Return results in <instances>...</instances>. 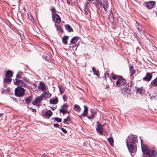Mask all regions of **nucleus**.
Segmentation results:
<instances>
[{
	"label": "nucleus",
	"instance_id": "obj_48",
	"mask_svg": "<svg viewBox=\"0 0 157 157\" xmlns=\"http://www.w3.org/2000/svg\"><path fill=\"white\" fill-rule=\"evenodd\" d=\"M53 126H54V127H57V128H58L59 126V124H54Z\"/></svg>",
	"mask_w": 157,
	"mask_h": 157
},
{
	"label": "nucleus",
	"instance_id": "obj_43",
	"mask_svg": "<svg viewBox=\"0 0 157 157\" xmlns=\"http://www.w3.org/2000/svg\"><path fill=\"white\" fill-rule=\"evenodd\" d=\"M84 112H86V113H88V107L86 105H84Z\"/></svg>",
	"mask_w": 157,
	"mask_h": 157
},
{
	"label": "nucleus",
	"instance_id": "obj_51",
	"mask_svg": "<svg viewBox=\"0 0 157 157\" xmlns=\"http://www.w3.org/2000/svg\"><path fill=\"white\" fill-rule=\"evenodd\" d=\"M93 4L95 6L96 8H97V3L95 2H93Z\"/></svg>",
	"mask_w": 157,
	"mask_h": 157
},
{
	"label": "nucleus",
	"instance_id": "obj_35",
	"mask_svg": "<svg viewBox=\"0 0 157 157\" xmlns=\"http://www.w3.org/2000/svg\"><path fill=\"white\" fill-rule=\"evenodd\" d=\"M107 140L110 145H112L113 143V140L112 137H109L107 138Z\"/></svg>",
	"mask_w": 157,
	"mask_h": 157
},
{
	"label": "nucleus",
	"instance_id": "obj_29",
	"mask_svg": "<svg viewBox=\"0 0 157 157\" xmlns=\"http://www.w3.org/2000/svg\"><path fill=\"white\" fill-rule=\"evenodd\" d=\"M74 110L78 112H79L81 110V108L80 106L77 105H74Z\"/></svg>",
	"mask_w": 157,
	"mask_h": 157
},
{
	"label": "nucleus",
	"instance_id": "obj_22",
	"mask_svg": "<svg viewBox=\"0 0 157 157\" xmlns=\"http://www.w3.org/2000/svg\"><path fill=\"white\" fill-rule=\"evenodd\" d=\"M96 113V112L95 111H93L91 112V115L87 117L90 120L93 119L94 118Z\"/></svg>",
	"mask_w": 157,
	"mask_h": 157
},
{
	"label": "nucleus",
	"instance_id": "obj_4",
	"mask_svg": "<svg viewBox=\"0 0 157 157\" xmlns=\"http://www.w3.org/2000/svg\"><path fill=\"white\" fill-rule=\"evenodd\" d=\"M141 147L142 151L144 154L147 155L149 153V151L150 150L148 149L147 145L145 144H142V140L140 139Z\"/></svg>",
	"mask_w": 157,
	"mask_h": 157
},
{
	"label": "nucleus",
	"instance_id": "obj_19",
	"mask_svg": "<svg viewBox=\"0 0 157 157\" xmlns=\"http://www.w3.org/2000/svg\"><path fill=\"white\" fill-rule=\"evenodd\" d=\"M92 70L94 75H96L98 77L99 76V71L98 69L93 67H92Z\"/></svg>",
	"mask_w": 157,
	"mask_h": 157
},
{
	"label": "nucleus",
	"instance_id": "obj_8",
	"mask_svg": "<svg viewBox=\"0 0 157 157\" xmlns=\"http://www.w3.org/2000/svg\"><path fill=\"white\" fill-rule=\"evenodd\" d=\"M14 84L16 85H19L21 86L24 87L25 86V84L22 82V80H19L16 78L15 80L13 79Z\"/></svg>",
	"mask_w": 157,
	"mask_h": 157
},
{
	"label": "nucleus",
	"instance_id": "obj_31",
	"mask_svg": "<svg viewBox=\"0 0 157 157\" xmlns=\"http://www.w3.org/2000/svg\"><path fill=\"white\" fill-rule=\"evenodd\" d=\"M32 99V97L31 96H29L28 98L25 100L26 103L27 104H29Z\"/></svg>",
	"mask_w": 157,
	"mask_h": 157
},
{
	"label": "nucleus",
	"instance_id": "obj_6",
	"mask_svg": "<svg viewBox=\"0 0 157 157\" xmlns=\"http://www.w3.org/2000/svg\"><path fill=\"white\" fill-rule=\"evenodd\" d=\"M68 107V106L67 103L64 104L62 106V109H59L60 112L62 113L63 115H64L65 113H69L67 109Z\"/></svg>",
	"mask_w": 157,
	"mask_h": 157
},
{
	"label": "nucleus",
	"instance_id": "obj_41",
	"mask_svg": "<svg viewBox=\"0 0 157 157\" xmlns=\"http://www.w3.org/2000/svg\"><path fill=\"white\" fill-rule=\"evenodd\" d=\"M45 95H46V97L47 96L48 98L50 97L51 96V94L49 92H44Z\"/></svg>",
	"mask_w": 157,
	"mask_h": 157
},
{
	"label": "nucleus",
	"instance_id": "obj_34",
	"mask_svg": "<svg viewBox=\"0 0 157 157\" xmlns=\"http://www.w3.org/2000/svg\"><path fill=\"white\" fill-rule=\"evenodd\" d=\"M58 88L61 94H62L64 90V89L62 86H59Z\"/></svg>",
	"mask_w": 157,
	"mask_h": 157
},
{
	"label": "nucleus",
	"instance_id": "obj_32",
	"mask_svg": "<svg viewBox=\"0 0 157 157\" xmlns=\"http://www.w3.org/2000/svg\"><path fill=\"white\" fill-rule=\"evenodd\" d=\"M140 28L141 27H140V26H139V27L136 26V29L140 33L141 35L143 34H144V31L141 29Z\"/></svg>",
	"mask_w": 157,
	"mask_h": 157
},
{
	"label": "nucleus",
	"instance_id": "obj_14",
	"mask_svg": "<svg viewBox=\"0 0 157 157\" xmlns=\"http://www.w3.org/2000/svg\"><path fill=\"white\" fill-rule=\"evenodd\" d=\"M39 84L40 86L38 87L39 89L42 91H44L46 89V85L43 82H40Z\"/></svg>",
	"mask_w": 157,
	"mask_h": 157
},
{
	"label": "nucleus",
	"instance_id": "obj_28",
	"mask_svg": "<svg viewBox=\"0 0 157 157\" xmlns=\"http://www.w3.org/2000/svg\"><path fill=\"white\" fill-rule=\"evenodd\" d=\"M23 73L22 72L19 71L18 72L17 74L16 75V78L20 79L23 76Z\"/></svg>",
	"mask_w": 157,
	"mask_h": 157
},
{
	"label": "nucleus",
	"instance_id": "obj_15",
	"mask_svg": "<svg viewBox=\"0 0 157 157\" xmlns=\"http://www.w3.org/2000/svg\"><path fill=\"white\" fill-rule=\"evenodd\" d=\"M52 114V112L51 110H48L45 112L44 117L46 118L49 119Z\"/></svg>",
	"mask_w": 157,
	"mask_h": 157
},
{
	"label": "nucleus",
	"instance_id": "obj_30",
	"mask_svg": "<svg viewBox=\"0 0 157 157\" xmlns=\"http://www.w3.org/2000/svg\"><path fill=\"white\" fill-rule=\"evenodd\" d=\"M108 19L110 21H113L114 16L113 13L111 12V13L109 15Z\"/></svg>",
	"mask_w": 157,
	"mask_h": 157
},
{
	"label": "nucleus",
	"instance_id": "obj_39",
	"mask_svg": "<svg viewBox=\"0 0 157 157\" xmlns=\"http://www.w3.org/2000/svg\"><path fill=\"white\" fill-rule=\"evenodd\" d=\"M39 98H40L42 100H43L44 98L46 97V95H45L44 93L42 94L40 96L38 97Z\"/></svg>",
	"mask_w": 157,
	"mask_h": 157
},
{
	"label": "nucleus",
	"instance_id": "obj_17",
	"mask_svg": "<svg viewBox=\"0 0 157 157\" xmlns=\"http://www.w3.org/2000/svg\"><path fill=\"white\" fill-rule=\"evenodd\" d=\"M58 101V98L56 96L55 97V98L53 99H51L49 100V102L51 104H56Z\"/></svg>",
	"mask_w": 157,
	"mask_h": 157
},
{
	"label": "nucleus",
	"instance_id": "obj_11",
	"mask_svg": "<svg viewBox=\"0 0 157 157\" xmlns=\"http://www.w3.org/2000/svg\"><path fill=\"white\" fill-rule=\"evenodd\" d=\"M52 19L56 23L59 24L60 22L61 18L60 17L56 14H55L54 15H52Z\"/></svg>",
	"mask_w": 157,
	"mask_h": 157
},
{
	"label": "nucleus",
	"instance_id": "obj_38",
	"mask_svg": "<svg viewBox=\"0 0 157 157\" xmlns=\"http://www.w3.org/2000/svg\"><path fill=\"white\" fill-rule=\"evenodd\" d=\"M150 98L151 100H155L157 99V94L155 95H153L150 97Z\"/></svg>",
	"mask_w": 157,
	"mask_h": 157
},
{
	"label": "nucleus",
	"instance_id": "obj_3",
	"mask_svg": "<svg viewBox=\"0 0 157 157\" xmlns=\"http://www.w3.org/2000/svg\"><path fill=\"white\" fill-rule=\"evenodd\" d=\"M98 1L100 4L101 9L102 10L103 8L106 13L109 7L107 1L106 0H98Z\"/></svg>",
	"mask_w": 157,
	"mask_h": 157
},
{
	"label": "nucleus",
	"instance_id": "obj_54",
	"mask_svg": "<svg viewBox=\"0 0 157 157\" xmlns=\"http://www.w3.org/2000/svg\"><path fill=\"white\" fill-rule=\"evenodd\" d=\"M4 114L3 113H0V117L2 115H3Z\"/></svg>",
	"mask_w": 157,
	"mask_h": 157
},
{
	"label": "nucleus",
	"instance_id": "obj_37",
	"mask_svg": "<svg viewBox=\"0 0 157 157\" xmlns=\"http://www.w3.org/2000/svg\"><path fill=\"white\" fill-rule=\"evenodd\" d=\"M120 77V76L117 75H113L112 76V78L114 80H116L117 79L118 80V78H119Z\"/></svg>",
	"mask_w": 157,
	"mask_h": 157
},
{
	"label": "nucleus",
	"instance_id": "obj_40",
	"mask_svg": "<svg viewBox=\"0 0 157 157\" xmlns=\"http://www.w3.org/2000/svg\"><path fill=\"white\" fill-rule=\"evenodd\" d=\"M22 81L24 83H25L26 86V83H28V80L27 79V78L25 77L23 79Z\"/></svg>",
	"mask_w": 157,
	"mask_h": 157
},
{
	"label": "nucleus",
	"instance_id": "obj_53",
	"mask_svg": "<svg viewBox=\"0 0 157 157\" xmlns=\"http://www.w3.org/2000/svg\"><path fill=\"white\" fill-rule=\"evenodd\" d=\"M105 75H108V76H109V74L108 73H105Z\"/></svg>",
	"mask_w": 157,
	"mask_h": 157
},
{
	"label": "nucleus",
	"instance_id": "obj_36",
	"mask_svg": "<svg viewBox=\"0 0 157 157\" xmlns=\"http://www.w3.org/2000/svg\"><path fill=\"white\" fill-rule=\"evenodd\" d=\"M54 119L55 121H57L58 122H61L62 121V119L59 118V117H55L54 118H52V119Z\"/></svg>",
	"mask_w": 157,
	"mask_h": 157
},
{
	"label": "nucleus",
	"instance_id": "obj_13",
	"mask_svg": "<svg viewBox=\"0 0 157 157\" xmlns=\"http://www.w3.org/2000/svg\"><path fill=\"white\" fill-rule=\"evenodd\" d=\"M157 154V152L155 150H150L149 153L148 154V155L144 156L143 157H155Z\"/></svg>",
	"mask_w": 157,
	"mask_h": 157
},
{
	"label": "nucleus",
	"instance_id": "obj_21",
	"mask_svg": "<svg viewBox=\"0 0 157 157\" xmlns=\"http://www.w3.org/2000/svg\"><path fill=\"white\" fill-rule=\"evenodd\" d=\"M123 90L124 93L127 94H130L131 90L128 87H124L123 89Z\"/></svg>",
	"mask_w": 157,
	"mask_h": 157
},
{
	"label": "nucleus",
	"instance_id": "obj_56",
	"mask_svg": "<svg viewBox=\"0 0 157 157\" xmlns=\"http://www.w3.org/2000/svg\"><path fill=\"white\" fill-rule=\"evenodd\" d=\"M63 99H64V101H66V100H64V96H63Z\"/></svg>",
	"mask_w": 157,
	"mask_h": 157
},
{
	"label": "nucleus",
	"instance_id": "obj_10",
	"mask_svg": "<svg viewBox=\"0 0 157 157\" xmlns=\"http://www.w3.org/2000/svg\"><path fill=\"white\" fill-rule=\"evenodd\" d=\"M152 77V73L148 72L146 74L145 77L143 78V80L147 82H149L151 80Z\"/></svg>",
	"mask_w": 157,
	"mask_h": 157
},
{
	"label": "nucleus",
	"instance_id": "obj_5",
	"mask_svg": "<svg viewBox=\"0 0 157 157\" xmlns=\"http://www.w3.org/2000/svg\"><path fill=\"white\" fill-rule=\"evenodd\" d=\"M104 124H98L96 128L97 132L99 135H102L103 132V127Z\"/></svg>",
	"mask_w": 157,
	"mask_h": 157
},
{
	"label": "nucleus",
	"instance_id": "obj_55",
	"mask_svg": "<svg viewBox=\"0 0 157 157\" xmlns=\"http://www.w3.org/2000/svg\"><path fill=\"white\" fill-rule=\"evenodd\" d=\"M88 1H90V2H91V1H94V0H88Z\"/></svg>",
	"mask_w": 157,
	"mask_h": 157
},
{
	"label": "nucleus",
	"instance_id": "obj_2",
	"mask_svg": "<svg viewBox=\"0 0 157 157\" xmlns=\"http://www.w3.org/2000/svg\"><path fill=\"white\" fill-rule=\"evenodd\" d=\"M25 90L24 88L18 87L16 88L15 90V95L17 97H22L24 94Z\"/></svg>",
	"mask_w": 157,
	"mask_h": 157
},
{
	"label": "nucleus",
	"instance_id": "obj_1",
	"mask_svg": "<svg viewBox=\"0 0 157 157\" xmlns=\"http://www.w3.org/2000/svg\"><path fill=\"white\" fill-rule=\"evenodd\" d=\"M130 141H128L129 136L126 139V144L128 149L130 152L134 153L137 150L136 143H137V136L133 134L131 135Z\"/></svg>",
	"mask_w": 157,
	"mask_h": 157
},
{
	"label": "nucleus",
	"instance_id": "obj_45",
	"mask_svg": "<svg viewBox=\"0 0 157 157\" xmlns=\"http://www.w3.org/2000/svg\"><path fill=\"white\" fill-rule=\"evenodd\" d=\"M142 92V88H139L136 90V92L139 93V94H140Z\"/></svg>",
	"mask_w": 157,
	"mask_h": 157
},
{
	"label": "nucleus",
	"instance_id": "obj_7",
	"mask_svg": "<svg viewBox=\"0 0 157 157\" xmlns=\"http://www.w3.org/2000/svg\"><path fill=\"white\" fill-rule=\"evenodd\" d=\"M126 82V80L122 77L120 76L116 82V83L117 85L122 86L125 84Z\"/></svg>",
	"mask_w": 157,
	"mask_h": 157
},
{
	"label": "nucleus",
	"instance_id": "obj_33",
	"mask_svg": "<svg viewBox=\"0 0 157 157\" xmlns=\"http://www.w3.org/2000/svg\"><path fill=\"white\" fill-rule=\"evenodd\" d=\"M55 26H56V27L58 31H59L60 32L62 33L63 32V29L62 28L61 26H58L56 25L55 24Z\"/></svg>",
	"mask_w": 157,
	"mask_h": 157
},
{
	"label": "nucleus",
	"instance_id": "obj_46",
	"mask_svg": "<svg viewBox=\"0 0 157 157\" xmlns=\"http://www.w3.org/2000/svg\"><path fill=\"white\" fill-rule=\"evenodd\" d=\"M61 129V130L63 132H64L65 134L66 133H67V131L64 128H62Z\"/></svg>",
	"mask_w": 157,
	"mask_h": 157
},
{
	"label": "nucleus",
	"instance_id": "obj_25",
	"mask_svg": "<svg viewBox=\"0 0 157 157\" xmlns=\"http://www.w3.org/2000/svg\"><path fill=\"white\" fill-rule=\"evenodd\" d=\"M129 69L130 76H132V75L135 73V71L132 66H131L129 67Z\"/></svg>",
	"mask_w": 157,
	"mask_h": 157
},
{
	"label": "nucleus",
	"instance_id": "obj_24",
	"mask_svg": "<svg viewBox=\"0 0 157 157\" xmlns=\"http://www.w3.org/2000/svg\"><path fill=\"white\" fill-rule=\"evenodd\" d=\"M65 29L69 32H71L73 31L72 28L69 25H65Z\"/></svg>",
	"mask_w": 157,
	"mask_h": 157
},
{
	"label": "nucleus",
	"instance_id": "obj_26",
	"mask_svg": "<svg viewBox=\"0 0 157 157\" xmlns=\"http://www.w3.org/2000/svg\"><path fill=\"white\" fill-rule=\"evenodd\" d=\"M6 76L11 78L13 76L12 72L11 71L8 70L6 72Z\"/></svg>",
	"mask_w": 157,
	"mask_h": 157
},
{
	"label": "nucleus",
	"instance_id": "obj_49",
	"mask_svg": "<svg viewBox=\"0 0 157 157\" xmlns=\"http://www.w3.org/2000/svg\"><path fill=\"white\" fill-rule=\"evenodd\" d=\"M52 12V15L53 14V13L55 11V9L53 7L51 9Z\"/></svg>",
	"mask_w": 157,
	"mask_h": 157
},
{
	"label": "nucleus",
	"instance_id": "obj_12",
	"mask_svg": "<svg viewBox=\"0 0 157 157\" xmlns=\"http://www.w3.org/2000/svg\"><path fill=\"white\" fill-rule=\"evenodd\" d=\"M42 101L40 98L38 97L36 98L34 101L32 102V104L36 106H39L40 102Z\"/></svg>",
	"mask_w": 157,
	"mask_h": 157
},
{
	"label": "nucleus",
	"instance_id": "obj_50",
	"mask_svg": "<svg viewBox=\"0 0 157 157\" xmlns=\"http://www.w3.org/2000/svg\"><path fill=\"white\" fill-rule=\"evenodd\" d=\"M32 111L33 112H36V111L35 109H32Z\"/></svg>",
	"mask_w": 157,
	"mask_h": 157
},
{
	"label": "nucleus",
	"instance_id": "obj_52",
	"mask_svg": "<svg viewBox=\"0 0 157 157\" xmlns=\"http://www.w3.org/2000/svg\"><path fill=\"white\" fill-rule=\"evenodd\" d=\"M51 108L53 110H54L56 108V106L55 107H51Z\"/></svg>",
	"mask_w": 157,
	"mask_h": 157
},
{
	"label": "nucleus",
	"instance_id": "obj_18",
	"mask_svg": "<svg viewBox=\"0 0 157 157\" xmlns=\"http://www.w3.org/2000/svg\"><path fill=\"white\" fill-rule=\"evenodd\" d=\"M150 85L152 87H157V77L151 81Z\"/></svg>",
	"mask_w": 157,
	"mask_h": 157
},
{
	"label": "nucleus",
	"instance_id": "obj_9",
	"mask_svg": "<svg viewBox=\"0 0 157 157\" xmlns=\"http://www.w3.org/2000/svg\"><path fill=\"white\" fill-rule=\"evenodd\" d=\"M155 5L154 1H149L145 3V6L148 9H150L153 8Z\"/></svg>",
	"mask_w": 157,
	"mask_h": 157
},
{
	"label": "nucleus",
	"instance_id": "obj_20",
	"mask_svg": "<svg viewBox=\"0 0 157 157\" xmlns=\"http://www.w3.org/2000/svg\"><path fill=\"white\" fill-rule=\"evenodd\" d=\"M78 37L77 36L73 37L71 40L70 42L72 44H75L77 42L78 40Z\"/></svg>",
	"mask_w": 157,
	"mask_h": 157
},
{
	"label": "nucleus",
	"instance_id": "obj_27",
	"mask_svg": "<svg viewBox=\"0 0 157 157\" xmlns=\"http://www.w3.org/2000/svg\"><path fill=\"white\" fill-rule=\"evenodd\" d=\"M68 37L67 36H64L62 39L63 43L65 44H67V39H68Z\"/></svg>",
	"mask_w": 157,
	"mask_h": 157
},
{
	"label": "nucleus",
	"instance_id": "obj_42",
	"mask_svg": "<svg viewBox=\"0 0 157 157\" xmlns=\"http://www.w3.org/2000/svg\"><path fill=\"white\" fill-rule=\"evenodd\" d=\"M69 118L70 117L69 116H67L66 118L64 119L63 120V123H65L66 121H70Z\"/></svg>",
	"mask_w": 157,
	"mask_h": 157
},
{
	"label": "nucleus",
	"instance_id": "obj_47",
	"mask_svg": "<svg viewBox=\"0 0 157 157\" xmlns=\"http://www.w3.org/2000/svg\"><path fill=\"white\" fill-rule=\"evenodd\" d=\"M84 56L86 58H90V56L89 54L87 53L85 54H84Z\"/></svg>",
	"mask_w": 157,
	"mask_h": 157
},
{
	"label": "nucleus",
	"instance_id": "obj_16",
	"mask_svg": "<svg viewBox=\"0 0 157 157\" xmlns=\"http://www.w3.org/2000/svg\"><path fill=\"white\" fill-rule=\"evenodd\" d=\"M88 3V2L85 3L83 6V10L84 11L83 13L86 15H87L89 12V10L87 9V4Z\"/></svg>",
	"mask_w": 157,
	"mask_h": 157
},
{
	"label": "nucleus",
	"instance_id": "obj_23",
	"mask_svg": "<svg viewBox=\"0 0 157 157\" xmlns=\"http://www.w3.org/2000/svg\"><path fill=\"white\" fill-rule=\"evenodd\" d=\"M4 82L6 84H8L11 81V78L5 76L4 79Z\"/></svg>",
	"mask_w": 157,
	"mask_h": 157
},
{
	"label": "nucleus",
	"instance_id": "obj_44",
	"mask_svg": "<svg viewBox=\"0 0 157 157\" xmlns=\"http://www.w3.org/2000/svg\"><path fill=\"white\" fill-rule=\"evenodd\" d=\"M88 113H86V112H84V111L83 112L81 113V115L82 116L86 117V116Z\"/></svg>",
	"mask_w": 157,
	"mask_h": 157
},
{
	"label": "nucleus",
	"instance_id": "obj_57",
	"mask_svg": "<svg viewBox=\"0 0 157 157\" xmlns=\"http://www.w3.org/2000/svg\"><path fill=\"white\" fill-rule=\"evenodd\" d=\"M13 99L14 100H15V99L13 97Z\"/></svg>",
	"mask_w": 157,
	"mask_h": 157
}]
</instances>
